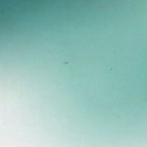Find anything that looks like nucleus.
I'll use <instances>...</instances> for the list:
<instances>
[{
	"mask_svg": "<svg viewBox=\"0 0 147 147\" xmlns=\"http://www.w3.org/2000/svg\"><path fill=\"white\" fill-rule=\"evenodd\" d=\"M26 9L28 8V0H26Z\"/></svg>",
	"mask_w": 147,
	"mask_h": 147,
	"instance_id": "nucleus-1",
	"label": "nucleus"
}]
</instances>
